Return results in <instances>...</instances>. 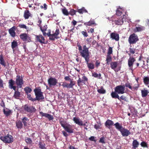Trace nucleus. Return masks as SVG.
Here are the masks:
<instances>
[{"label":"nucleus","instance_id":"obj_1","mask_svg":"<svg viewBox=\"0 0 149 149\" xmlns=\"http://www.w3.org/2000/svg\"><path fill=\"white\" fill-rule=\"evenodd\" d=\"M77 46L78 47L80 55L85 59L88 68L89 70L94 69L95 68L94 64L93 63H89L90 55L88 48H87L86 45H84L83 46L82 49V47L80 45L77 44Z\"/></svg>","mask_w":149,"mask_h":149},{"label":"nucleus","instance_id":"obj_2","mask_svg":"<svg viewBox=\"0 0 149 149\" xmlns=\"http://www.w3.org/2000/svg\"><path fill=\"white\" fill-rule=\"evenodd\" d=\"M114 125L116 129L120 132L123 136H127L131 134L129 130L125 129L119 123H116L114 124Z\"/></svg>","mask_w":149,"mask_h":149},{"label":"nucleus","instance_id":"obj_3","mask_svg":"<svg viewBox=\"0 0 149 149\" xmlns=\"http://www.w3.org/2000/svg\"><path fill=\"white\" fill-rule=\"evenodd\" d=\"M34 91L36 96V98H34L35 101L36 100L39 101L40 100H43L44 99L43 95V93L41 92V89L36 88L34 89Z\"/></svg>","mask_w":149,"mask_h":149},{"label":"nucleus","instance_id":"obj_4","mask_svg":"<svg viewBox=\"0 0 149 149\" xmlns=\"http://www.w3.org/2000/svg\"><path fill=\"white\" fill-rule=\"evenodd\" d=\"M128 40L130 44H134L139 40V39L136 35L133 33L130 36Z\"/></svg>","mask_w":149,"mask_h":149},{"label":"nucleus","instance_id":"obj_5","mask_svg":"<svg viewBox=\"0 0 149 149\" xmlns=\"http://www.w3.org/2000/svg\"><path fill=\"white\" fill-rule=\"evenodd\" d=\"M23 109L25 111L30 113H34L36 111V109L32 106H29L28 104H26L22 107Z\"/></svg>","mask_w":149,"mask_h":149},{"label":"nucleus","instance_id":"obj_6","mask_svg":"<svg viewBox=\"0 0 149 149\" xmlns=\"http://www.w3.org/2000/svg\"><path fill=\"white\" fill-rule=\"evenodd\" d=\"M63 128L66 132L70 134L73 133L74 131V125L69 123H66Z\"/></svg>","mask_w":149,"mask_h":149},{"label":"nucleus","instance_id":"obj_7","mask_svg":"<svg viewBox=\"0 0 149 149\" xmlns=\"http://www.w3.org/2000/svg\"><path fill=\"white\" fill-rule=\"evenodd\" d=\"M125 86L123 85L117 86L114 88L115 92L118 94H123L125 93Z\"/></svg>","mask_w":149,"mask_h":149},{"label":"nucleus","instance_id":"obj_8","mask_svg":"<svg viewBox=\"0 0 149 149\" xmlns=\"http://www.w3.org/2000/svg\"><path fill=\"white\" fill-rule=\"evenodd\" d=\"M15 81L16 84L19 88H21L22 87L24 83L23 79H22V78L20 77L19 75H17Z\"/></svg>","mask_w":149,"mask_h":149},{"label":"nucleus","instance_id":"obj_9","mask_svg":"<svg viewBox=\"0 0 149 149\" xmlns=\"http://www.w3.org/2000/svg\"><path fill=\"white\" fill-rule=\"evenodd\" d=\"M126 16L125 15L120 17V18L114 20L115 24L117 25H122L124 21H126Z\"/></svg>","mask_w":149,"mask_h":149},{"label":"nucleus","instance_id":"obj_10","mask_svg":"<svg viewBox=\"0 0 149 149\" xmlns=\"http://www.w3.org/2000/svg\"><path fill=\"white\" fill-rule=\"evenodd\" d=\"M48 83L50 87L51 88L56 85L57 83V80L54 78L50 77L48 80Z\"/></svg>","mask_w":149,"mask_h":149},{"label":"nucleus","instance_id":"obj_11","mask_svg":"<svg viewBox=\"0 0 149 149\" xmlns=\"http://www.w3.org/2000/svg\"><path fill=\"white\" fill-rule=\"evenodd\" d=\"M19 36L20 38L24 41H27L28 42L31 41V38L29 37L26 33H21Z\"/></svg>","mask_w":149,"mask_h":149},{"label":"nucleus","instance_id":"obj_12","mask_svg":"<svg viewBox=\"0 0 149 149\" xmlns=\"http://www.w3.org/2000/svg\"><path fill=\"white\" fill-rule=\"evenodd\" d=\"M39 113L42 116V117H45L48 118L49 120H53V116L50 114L46 113H43L42 111H40L39 112Z\"/></svg>","mask_w":149,"mask_h":149},{"label":"nucleus","instance_id":"obj_13","mask_svg":"<svg viewBox=\"0 0 149 149\" xmlns=\"http://www.w3.org/2000/svg\"><path fill=\"white\" fill-rule=\"evenodd\" d=\"M135 61V58L132 57H130L128 60V65L131 70L133 69V64Z\"/></svg>","mask_w":149,"mask_h":149},{"label":"nucleus","instance_id":"obj_14","mask_svg":"<svg viewBox=\"0 0 149 149\" xmlns=\"http://www.w3.org/2000/svg\"><path fill=\"white\" fill-rule=\"evenodd\" d=\"M110 37L112 39L115 40L116 41L119 40V34L114 32H113L111 33Z\"/></svg>","mask_w":149,"mask_h":149},{"label":"nucleus","instance_id":"obj_15","mask_svg":"<svg viewBox=\"0 0 149 149\" xmlns=\"http://www.w3.org/2000/svg\"><path fill=\"white\" fill-rule=\"evenodd\" d=\"M73 120L74 123L77 124L79 126H83V122L82 120H80V118L78 117H74L73 118Z\"/></svg>","mask_w":149,"mask_h":149},{"label":"nucleus","instance_id":"obj_16","mask_svg":"<svg viewBox=\"0 0 149 149\" xmlns=\"http://www.w3.org/2000/svg\"><path fill=\"white\" fill-rule=\"evenodd\" d=\"M16 29V27L14 26L9 30V33L10 36L13 37H15V36L16 33L15 31Z\"/></svg>","mask_w":149,"mask_h":149},{"label":"nucleus","instance_id":"obj_17","mask_svg":"<svg viewBox=\"0 0 149 149\" xmlns=\"http://www.w3.org/2000/svg\"><path fill=\"white\" fill-rule=\"evenodd\" d=\"M36 40L39 42L40 43L45 44L44 41L45 39L42 35L36 36Z\"/></svg>","mask_w":149,"mask_h":149},{"label":"nucleus","instance_id":"obj_18","mask_svg":"<svg viewBox=\"0 0 149 149\" xmlns=\"http://www.w3.org/2000/svg\"><path fill=\"white\" fill-rule=\"evenodd\" d=\"M105 126L108 128L109 129L110 128L111 126L114 125L113 122L111 120L108 119L105 123Z\"/></svg>","mask_w":149,"mask_h":149},{"label":"nucleus","instance_id":"obj_19","mask_svg":"<svg viewBox=\"0 0 149 149\" xmlns=\"http://www.w3.org/2000/svg\"><path fill=\"white\" fill-rule=\"evenodd\" d=\"M24 16L25 19H28L29 17H32V15L28 10H26L24 12Z\"/></svg>","mask_w":149,"mask_h":149},{"label":"nucleus","instance_id":"obj_20","mask_svg":"<svg viewBox=\"0 0 149 149\" xmlns=\"http://www.w3.org/2000/svg\"><path fill=\"white\" fill-rule=\"evenodd\" d=\"M84 24L86 26H91L93 24L95 25H97L95 23V21L93 19H91L90 21L87 22H85L84 23Z\"/></svg>","mask_w":149,"mask_h":149},{"label":"nucleus","instance_id":"obj_21","mask_svg":"<svg viewBox=\"0 0 149 149\" xmlns=\"http://www.w3.org/2000/svg\"><path fill=\"white\" fill-rule=\"evenodd\" d=\"M16 126L18 129H21L23 127V124L20 120H17L15 123Z\"/></svg>","mask_w":149,"mask_h":149},{"label":"nucleus","instance_id":"obj_22","mask_svg":"<svg viewBox=\"0 0 149 149\" xmlns=\"http://www.w3.org/2000/svg\"><path fill=\"white\" fill-rule=\"evenodd\" d=\"M3 112L4 114L6 115V116H9L12 113L11 110L9 109L6 108V109H3Z\"/></svg>","mask_w":149,"mask_h":149},{"label":"nucleus","instance_id":"obj_23","mask_svg":"<svg viewBox=\"0 0 149 149\" xmlns=\"http://www.w3.org/2000/svg\"><path fill=\"white\" fill-rule=\"evenodd\" d=\"M39 147L41 149H46L45 145L42 140H40L39 143Z\"/></svg>","mask_w":149,"mask_h":149},{"label":"nucleus","instance_id":"obj_24","mask_svg":"<svg viewBox=\"0 0 149 149\" xmlns=\"http://www.w3.org/2000/svg\"><path fill=\"white\" fill-rule=\"evenodd\" d=\"M20 93L19 92L18 89H17L16 91H15L13 97L15 99H18L20 97Z\"/></svg>","mask_w":149,"mask_h":149},{"label":"nucleus","instance_id":"obj_25","mask_svg":"<svg viewBox=\"0 0 149 149\" xmlns=\"http://www.w3.org/2000/svg\"><path fill=\"white\" fill-rule=\"evenodd\" d=\"M118 64V62L117 61L112 62L110 63L111 67L112 69L115 70L117 67Z\"/></svg>","mask_w":149,"mask_h":149},{"label":"nucleus","instance_id":"obj_26","mask_svg":"<svg viewBox=\"0 0 149 149\" xmlns=\"http://www.w3.org/2000/svg\"><path fill=\"white\" fill-rule=\"evenodd\" d=\"M0 64L4 67L6 66V63L2 54L0 55Z\"/></svg>","mask_w":149,"mask_h":149},{"label":"nucleus","instance_id":"obj_27","mask_svg":"<svg viewBox=\"0 0 149 149\" xmlns=\"http://www.w3.org/2000/svg\"><path fill=\"white\" fill-rule=\"evenodd\" d=\"M118 94L115 92H112L111 93V97L113 98H117L118 99V98H119V96Z\"/></svg>","mask_w":149,"mask_h":149},{"label":"nucleus","instance_id":"obj_28","mask_svg":"<svg viewBox=\"0 0 149 149\" xmlns=\"http://www.w3.org/2000/svg\"><path fill=\"white\" fill-rule=\"evenodd\" d=\"M77 12L80 14H82L83 13H87L88 11L84 7L79 9H78Z\"/></svg>","mask_w":149,"mask_h":149},{"label":"nucleus","instance_id":"obj_29","mask_svg":"<svg viewBox=\"0 0 149 149\" xmlns=\"http://www.w3.org/2000/svg\"><path fill=\"white\" fill-rule=\"evenodd\" d=\"M141 95L143 97H146L149 93L147 90H142L141 91Z\"/></svg>","mask_w":149,"mask_h":149},{"label":"nucleus","instance_id":"obj_30","mask_svg":"<svg viewBox=\"0 0 149 149\" xmlns=\"http://www.w3.org/2000/svg\"><path fill=\"white\" fill-rule=\"evenodd\" d=\"M28 119L27 118L24 117L22 120V122L23 123L24 126H26L27 124V121H28Z\"/></svg>","mask_w":149,"mask_h":149},{"label":"nucleus","instance_id":"obj_31","mask_svg":"<svg viewBox=\"0 0 149 149\" xmlns=\"http://www.w3.org/2000/svg\"><path fill=\"white\" fill-rule=\"evenodd\" d=\"M139 145V143L137 141V140H133L132 143L133 148L135 149L138 147Z\"/></svg>","mask_w":149,"mask_h":149},{"label":"nucleus","instance_id":"obj_32","mask_svg":"<svg viewBox=\"0 0 149 149\" xmlns=\"http://www.w3.org/2000/svg\"><path fill=\"white\" fill-rule=\"evenodd\" d=\"M24 90L26 94L30 93L32 91V89L29 87H26L24 88Z\"/></svg>","mask_w":149,"mask_h":149},{"label":"nucleus","instance_id":"obj_33","mask_svg":"<svg viewBox=\"0 0 149 149\" xmlns=\"http://www.w3.org/2000/svg\"><path fill=\"white\" fill-rule=\"evenodd\" d=\"M143 30V27L142 26L136 27L134 30L135 32L141 31Z\"/></svg>","mask_w":149,"mask_h":149},{"label":"nucleus","instance_id":"obj_34","mask_svg":"<svg viewBox=\"0 0 149 149\" xmlns=\"http://www.w3.org/2000/svg\"><path fill=\"white\" fill-rule=\"evenodd\" d=\"M17 42L15 40H13L11 43V47L13 49H14L17 46Z\"/></svg>","mask_w":149,"mask_h":149},{"label":"nucleus","instance_id":"obj_35","mask_svg":"<svg viewBox=\"0 0 149 149\" xmlns=\"http://www.w3.org/2000/svg\"><path fill=\"white\" fill-rule=\"evenodd\" d=\"M112 60V58L110 55H107L106 61H107V64L108 65L109 64V63Z\"/></svg>","mask_w":149,"mask_h":149},{"label":"nucleus","instance_id":"obj_36","mask_svg":"<svg viewBox=\"0 0 149 149\" xmlns=\"http://www.w3.org/2000/svg\"><path fill=\"white\" fill-rule=\"evenodd\" d=\"M92 76L95 78L98 77L99 79H101L100 77H101V74H98L95 72H94L92 74Z\"/></svg>","mask_w":149,"mask_h":149},{"label":"nucleus","instance_id":"obj_37","mask_svg":"<svg viewBox=\"0 0 149 149\" xmlns=\"http://www.w3.org/2000/svg\"><path fill=\"white\" fill-rule=\"evenodd\" d=\"M97 91L99 93L102 94H104L106 92V90L104 89L102 87L101 89H98Z\"/></svg>","mask_w":149,"mask_h":149},{"label":"nucleus","instance_id":"obj_38","mask_svg":"<svg viewBox=\"0 0 149 149\" xmlns=\"http://www.w3.org/2000/svg\"><path fill=\"white\" fill-rule=\"evenodd\" d=\"M143 82L145 84H148L149 83V78L147 77H145L143 79Z\"/></svg>","mask_w":149,"mask_h":149},{"label":"nucleus","instance_id":"obj_39","mask_svg":"<svg viewBox=\"0 0 149 149\" xmlns=\"http://www.w3.org/2000/svg\"><path fill=\"white\" fill-rule=\"evenodd\" d=\"M3 138L4 140H11L12 139V136L8 134L7 136H4Z\"/></svg>","mask_w":149,"mask_h":149},{"label":"nucleus","instance_id":"obj_40","mask_svg":"<svg viewBox=\"0 0 149 149\" xmlns=\"http://www.w3.org/2000/svg\"><path fill=\"white\" fill-rule=\"evenodd\" d=\"M26 94L27 96V97L29 100H30L33 102L35 101V100L34 99V98H33L31 97V94H29V93Z\"/></svg>","mask_w":149,"mask_h":149},{"label":"nucleus","instance_id":"obj_41","mask_svg":"<svg viewBox=\"0 0 149 149\" xmlns=\"http://www.w3.org/2000/svg\"><path fill=\"white\" fill-rule=\"evenodd\" d=\"M58 38L56 37L54 34H52L49 38V39L51 40H54L55 39H57Z\"/></svg>","mask_w":149,"mask_h":149},{"label":"nucleus","instance_id":"obj_42","mask_svg":"<svg viewBox=\"0 0 149 149\" xmlns=\"http://www.w3.org/2000/svg\"><path fill=\"white\" fill-rule=\"evenodd\" d=\"M139 87V85L138 83L135 84L134 86L132 87V90L134 91L137 90Z\"/></svg>","mask_w":149,"mask_h":149},{"label":"nucleus","instance_id":"obj_43","mask_svg":"<svg viewBox=\"0 0 149 149\" xmlns=\"http://www.w3.org/2000/svg\"><path fill=\"white\" fill-rule=\"evenodd\" d=\"M8 83L9 87H11L14 86V81L13 80L11 79L9 80Z\"/></svg>","mask_w":149,"mask_h":149},{"label":"nucleus","instance_id":"obj_44","mask_svg":"<svg viewBox=\"0 0 149 149\" xmlns=\"http://www.w3.org/2000/svg\"><path fill=\"white\" fill-rule=\"evenodd\" d=\"M62 12L63 14L65 15H68L69 14V13L66 8L63 9L62 10Z\"/></svg>","mask_w":149,"mask_h":149},{"label":"nucleus","instance_id":"obj_45","mask_svg":"<svg viewBox=\"0 0 149 149\" xmlns=\"http://www.w3.org/2000/svg\"><path fill=\"white\" fill-rule=\"evenodd\" d=\"M118 100H119L120 101H121V100H123L125 101H127V98L126 97L124 96V95H122L121 97H119V98H118Z\"/></svg>","mask_w":149,"mask_h":149},{"label":"nucleus","instance_id":"obj_46","mask_svg":"<svg viewBox=\"0 0 149 149\" xmlns=\"http://www.w3.org/2000/svg\"><path fill=\"white\" fill-rule=\"evenodd\" d=\"M112 48L109 47L107 53V55H110V54H112Z\"/></svg>","mask_w":149,"mask_h":149},{"label":"nucleus","instance_id":"obj_47","mask_svg":"<svg viewBox=\"0 0 149 149\" xmlns=\"http://www.w3.org/2000/svg\"><path fill=\"white\" fill-rule=\"evenodd\" d=\"M40 28L42 32L45 31L47 30V26L46 25H45L42 28V26H40Z\"/></svg>","mask_w":149,"mask_h":149},{"label":"nucleus","instance_id":"obj_48","mask_svg":"<svg viewBox=\"0 0 149 149\" xmlns=\"http://www.w3.org/2000/svg\"><path fill=\"white\" fill-rule=\"evenodd\" d=\"M125 86L128 87L132 90V87L131 86L129 82H127L125 84Z\"/></svg>","mask_w":149,"mask_h":149},{"label":"nucleus","instance_id":"obj_49","mask_svg":"<svg viewBox=\"0 0 149 149\" xmlns=\"http://www.w3.org/2000/svg\"><path fill=\"white\" fill-rule=\"evenodd\" d=\"M19 26L21 28H24L26 29H28L26 25L22 24H20L19 25Z\"/></svg>","mask_w":149,"mask_h":149},{"label":"nucleus","instance_id":"obj_50","mask_svg":"<svg viewBox=\"0 0 149 149\" xmlns=\"http://www.w3.org/2000/svg\"><path fill=\"white\" fill-rule=\"evenodd\" d=\"M40 8L41 9H43L44 10H46L47 8V6L46 3H44L43 5H41L40 6Z\"/></svg>","mask_w":149,"mask_h":149},{"label":"nucleus","instance_id":"obj_51","mask_svg":"<svg viewBox=\"0 0 149 149\" xmlns=\"http://www.w3.org/2000/svg\"><path fill=\"white\" fill-rule=\"evenodd\" d=\"M130 52L131 54H134L135 53V49L133 48H130L129 49Z\"/></svg>","mask_w":149,"mask_h":149},{"label":"nucleus","instance_id":"obj_52","mask_svg":"<svg viewBox=\"0 0 149 149\" xmlns=\"http://www.w3.org/2000/svg\"><path fill=\"white\" fill-rule=\"evenodd\" d=\"M82 79L83 81V83L84 84H85V82L87 81H88V78L84 75L83 76Z\"/></svg>","mask_w":149,"mask_h":149},{"label":"nucleus","instance_id":"obj_53","mask_svg":"<svg viewBox=\"0 0 149 149\" xmlns=\"http://www.w3.org/2000/svg\"><path fill=\"white\" fill-rule=\"evenodd\" d=\"M76 12L77 11H76L72 9L70 10V12L69 13L70 15H73L75 14Z\"/></svg>","mask_w":149,"mask_h":149},{"label":"nucleus","instance_id":"obj_54","mask_svg":"<svg viewBox=\"0 0 149 149\" xmlns=\"http://www.w3.org/2000/svg\"><path fill=\"white\" fill-rule=\"evenodd\" d=\"M64 121L63 120H59V123L61 125V126L63 128H64L66 125V124H64Z\"/></svg>","mask_w":149,"mask_h":149},{"label":"nucleus","instance_id":"obj_55","mask_svg":"<svg viewBox=\"0 0 149 149\" xmlns=\"http://www.w3.org/2000/svg\"><path fill=\"white\" fill-rule=\"evenodd\" d=\"M59 29H57L56 30L55 33L53 34L56 36V37H57V36L59 34Z\"/></svg>","mask_w":149,"mask_h":149},{"label":"nucleus","instance_id":"obj_56","mask_svg":"<svg viewBox=\"0 0 149 149\" xmlns=\"http://www.w3.org/2000/svg\"><path fill=\"white\" fill-rule=\"evenodd\" d=\"M81 82L83 83V80L79 78V79L77 81V84L79 86H80V83Z\"/></svg>","mask_w":149,"mask_h":149},{"label":"nucleus","instance_id":"obj_57","mask_svg":"<svg viewBox=\"0 0 149 149\" xmlns=\"http://www.w3.org/2000/svg\"><path fill=\"white\" fill-rule=\"evenodd\" d=\"M122 12L118 10H117L116 11V14L117 15L119 16L121 15L122 14Z\"/></svg>","mask_w":149,"mask_h":149},{"label":"nucleus","instance_id":"obj_58","mask_svg":"<svg viewBox=\"0 0 149 149\" xmlns=\"http://www.w3.org/2000/svg\"><path fill=\"white\" fill-rule=\"evenodd\" d=\"M101 125V124L97 125L95 124L94 125V127L95 129L97 130L100 128V126Z\"/></svg>","mask_w":149,"mask_h":149},{"label":"nucleus","instance_id":"obj_59","mask_svg":"<svg viewBox=\"0 0 149 149\" xmlns=\"http://www.w3.org/2000/svg\"><path fill=\"white\" fill-rule=\"evenodd\" d=\"M81 33L85 37H87L88 36L87 33L86 31H82L81 32Z\"/></svg>","mask_w":149,"mask_h":149},{"label":"nucleus","instance_id":"obj_60","mask_svg":"<svg viewBox=\"0 0 149 149\" xmlns=\"http://www.w3.org/2000/svg\"><path fill=\"white\" fill-rule=\"evenodd\" d=\"M62 83V86L63 88L66 87L68 88V83L65 82H61Z\"/></svg>","mask_w":149,"mask_h":149},{"label":"nucleus","instance_id":"obj_61","mask_svg":"<svg viewBox=\"0 0 149 149\" xmlns=\"http://www.w3.org/2000/svg\"><path fill=\"white\" fill-rule=\"evenodd\" d=\"M0 88H3V81L1 79V78H0Z\"/></svg>","mask_w":149,"mask_h":149},{"label":"nucleus","instance_id":"obj_62","mask_svg":"<svg viewBox=\"0 0 149 149\" xmlns=\"http://www.w3.org/2000/svg\"><path fill=\"white\" fill-rule=\"evenodd\" d=\"M100 62L98 60H96L95 63L96 67L97 68L100 65Z\"/></svg>","mask_w":149,"mask_h":149},{"label":"nucleus","instance_id":"obj_63","mask_svg":"<svg viewBox=\"0 0 149 149\" xmlns=\"http://www.w3.org/2000/svg\"><path fill=\"white\" fill-rule=\"evenodd\" d=\"M141 145L142 147H146L147 146L146 143L145 142H142L141 143Z\"/></svg>","mask_w":149,"mask_h":149},{"label":"nucleus","instance_id":"obj_64","mask_svg":"<svg viewBox=\"0 0 149 149\" xmlns=\"http://www.w3.org/2000/svg\"><path fill=\"white\" fill-rule=\"evenodd\" d=\"M5 143H10L13 142V140H2Z\"/></svg>","mask_w":149,"mask_h":149}]
</instances>
